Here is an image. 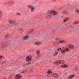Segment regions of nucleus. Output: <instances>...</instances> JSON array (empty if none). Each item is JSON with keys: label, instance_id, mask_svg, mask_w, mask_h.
<instances>
[{"label": "nucleus", "instance_id": "f257e3e1", "mask_svg": "<svg viewBox=\"0 0 79 79\" xmlns=\"http://www.w3.org/2000/svg\"><path fill=\"white\" fill-rule=\"evenodd\" d=\"M48 14L51 15L52 16L53 15H57V12L56 11L53 10H50L48 12Z\"/></svg>", "mask_w": 79, "mask_h": 79}, {"label": "nucleus", "instance_id": "f03ea898", "mask_svg": "<svg viewBox=\"0 0 79 79\" xmlns=\"http://www.w3.org/2000/svg\"><path fill=\"white\" fill-rule=\"evenodd\" d=\"M32 59V56H27L25 59V60L26 61L30 62V61H31Z\"/></svg>", "mask_w": 79, "mask_h": 79}, {"label": "nucleus", "instance_id": "7ed1b4c3", "mask_svg": "<svg viewBox=\"0 0 79 79\" xmlns=\"http://www.w3.org/2000/svg\"><path fill=\"white\" fill-rule=\"evenodd\" d=\"M55 64H56V65H58V64L59 65L60 64H63L62 60H56L55 61Z\"/></svg>", "mask_w": 79, "mask_h": 79}, {"label": "nucleus", "instance_id": "20e7f679", "mask_svg": "<svg viewBox=\"0 0 79 79\" xmlns=\"http://www.w3.org/2000/svg\"><path fill=\"white\" fill-rule=\"evenodd\" d=\"M22 77V76L20 74H17L15 76V78L16 79H19Z\"/></svg>", "mask_w": 79, "mask_h": 79}, {"label": "nucleus", "instance_id": "39448f33", "mask_svg": "<svg viewBox=\"0 0 79 79\" xmlns=\"http://www.w3.org/2000/svg\"><path fill=\"white\" fill-rule=\"evenodd\" d=\"M9 22L10 24H12V25H13V24H15V23H16L15 21H14L13 20H11V19H9Z\"/></svg>", "mask_w": 79, "mask_h": 79}, {"label": "nucleus", "instance_id": "423d86ee", "mask_svg": "<svg viewBox=\"0 0 79 79\" xmlns=\"http://www.w3.org/2000/svg\"><path fill=\"white\" fill-rule=\"evenodd\" d=\"M52 76H53V77H54L55 78L56 77L57 78L58 77V74H57L56 73H52Z\"/></svg>", "mask_w": 79, "mask_h": 79}, {"label": "nucleus", "instance_id": "0eeeda50", "mask_svg": "<svg viewBox=\"0 0 79 79\" xmlns=\"http://www.w3.org/2000/svg\"><path fill=\"white\" fill-rule=\"evenodd\" d=\"M69 20V18L68 17L64 19L63 21L65 23H67V22H68V21Z\"/></svg>", "mask_w": 79, "mask_h": 79}, {"label": "nucleus", "instance_id": "6e6552de", "mask_svg": "<svg viewBox=\"0 0 79 79\" xmlns=\"http://www.w3.org/2000/svg\"><path fill=\"white\" fill-rule=\"evenodd\" d=\"M68 47L70 48H73L74 45L73 44H70L68 46Z\"/></svg>", "mask_w": 79, "mask_h": 79}, {"label": "nucleus", "instance_id": "1a4fd4ad", "mask_svg": "<svg viewBox=\"0 0 79 79\" xmlns=\"http://www.w3.org/2000/svg\"><path fill=\"white\" fill-rule=\"evenodd\" d=\"M61 67L63 68H67L68 67V65L66 64H63L61 66Z\"/></svg>", "mask_w": 79, "mask_h": 79}, {"label": "nucleus", "instance_id": "9d476101", "mask_svg": "<svg viewBox=\"0 0 79 79\" xmlns=\"http://www.w3.org/2000/svg\"><path fill=\"white\" fill-rule=\"evenodd\" d=\"M29 38V35H26L24 36L23 37V39H24L25 40H26V39H27Z\"/></svg>", "mask_w": 79, "mask_h": 79}, {"label": "nucleus", "instance_id": "9b49d317", "mask_svg": "<svg viewBox=\"0 0 79 79\" xmlns=\"http://www.w3.org/2000/svg\"><path fill=\"white\" fill-rule=\"evenodd\" d=\"M35 44H36L38 45H39L40 44V42L39 41H36L35 42Z\"/></svg>", "mask_w": 79, "mask_h": 79}, {"label": "nucleus", "instance_id": "f8f14e48", "mask_svg": "<svg viewBox=\"0 0 79 79\" xmlns=\"http://www.w3.org/2000/svg\"><path fill=\"white\" fill-rule=\"evenodd\" d=\"M47 74H52V72L51 70L48 69L47 72Z\"/></svg>", "mask_w": 79, "mask_h": 79}, {"label": "nucleus", "instance_id": "ddd939ff", "mask_svg": "<svg viewBox=\"0 0 79 79\" xmlns=\"http://www.w3.org/2000/svg\"><path fill=\"white\" fill-rule=\"evenodd\" d=\"M74 76H75L74 75V74H73V75H70V76L69 77V78H70V79H71V78H73V77H74Z\"/></svg>", "mask_w": 79, "mask_h": 79}, {"label": "nucleus", "instance_id": "4468645a", "mask_svg": "<svg viewBox=\"0 0 79 79\" xmlns=\"http://www.w3.org/2000/svg\"><path fill=\"white\" fill-rule=\"evenodd\" d=\"M58 42L59 43H65V41L64 40H61Z\"/></svg>", "mask_w": 79, "mask_h": 79}, {"label": "nucleus", "instance_id": "2eb2a0df", "mask_svg": "<svg viewBox=\"0 0 79 79\" xmlns=\"http://www.w3.org/2000/svg\"><path fill=\"white\" fill-rule=\"evenodd\" d=\"M43 38L44 37L42 36H41L38 37V39H40V40H42V39H43Z\"/></svg>", "mask_w": 79, "mask_h": 79}, {"label": "nucleus", "instance_id": "dca6fc26", "mask_svg": "<svg viewBox=\"0 0 79 79\" xmlns=\"http://www.w3.org/2000/svg\"><path fill=\"white\" fill-rule=\"evenodd\" d=\"M61 52L62 54H64L65 53V50L64 49H63L62 50V51H61Z\"/></svg>", "mask_w": 79, "mask_h": 79}, {"label": "nucleus", "instance_id": "f3484780", "mask_svg": "<svg viewBox=\"0 0 79 79\" xmlns=\"http://www.w3.org/2000/svg\"><path fill=\"white\" fill-rule=\"evenodd\" d=\"M64 50H65V52H68V51H69V48H66Z\"/></svg>", "mask_w": 79, "mask_h": 79}, {"label": "nucleus", "instance_id": "a211bd4d", "mask_svg": "<svg viewBox=\"0 0 79 79\" xmlns=\"http://www.w3.org/2000/svg\"><path fill=\"white\" fill-rule=\"evenodd\" d=\"M36 52L38 55H40V50H37Z\"/></svg>", "mask_w": 79, "mask_h": 79}, {"label": "nucleus", "instance_id": "6ab92c4d", "mask_svg": "<svg viewBox=\"0 0 79 79\" xmlns=\"http://www.w3.org/2000/svg\"><path fill=\"white\" fill-rule=\"evenodd\" d=\"M52 17V16L49 15H48L47 16V18H50Z\"/></svg>", "mask_w": 79, "mask_h": 79}, {"label": "nucleus", "instance_id": "aec40b11", "mask_svg": "<svg viewBox=\"0 0 79 79\" xmlns=\"http://www.w3.org/2000/svg\"><path fill=\"white\" fill-rule=\"evenodd\" d=\"M28 8H31L32 7V6H31V5H29L28 6Z\"/></svg>", "mask_w": 79, "mask_h": 79}, {"label": "nucleus", "instance_id": "412c9836", "mask_svg": "<svg viewBox=\"0 0 79 79\" xmlns=\"http://www.w3.org/2000/svg\"><path fill=\"white\" fill-rule=\"evenodd\" d=\"M34 7H32L31 8V10L32 11H34Z\"/></svg>", "mask_w": 79, "mask_h": 79}, {"label": "nucleus", "instance_id": "4be33fe9", "mask_svg": "<svg viewBox=\"0 0 79 79\" xmlns=\"http://www.w3.org/2000/svg\"><path fill=\"white\" fill-rule=\"evenodd\" d=\"M75 24H79V22L76 21V22H75Z\"/></svg>", "mask_w": 79, "mask_h": 79}, {"label": "nucleus", "instance_id": "5701e85b", "mask_svg": "<svg viewBox=\"0 0 79 79\" xmlns=\"http://www.w3.org/2000/svg\"><path fill=\"white\" fill-rule=\"evenodd\" d=\"M0 60H2V56H0Z\"/></svg>", "mask_w": 79, "mask_h": 79}, {"label": "nucleus", "instance_id": "b1692460", "mask_svg": "<svg viewBox=\"0 0 79 79\" xmlns=\"http://www.w3.org/2000/svg\"><path fill=\"white\" fill-rule=\"evenodd\" d=\"M77 13H79V10H78L77 11Z\"/></svg>", "mask_w": 79, "mask_h": 79}, {"label": "nucleus", "instance_id": "393cba45", "mask_svg": "<svg viewBox=\"0 0 79 79\" xmlns=\"http://www.w3.org/2000/svg\"><path fill=\"white\" fill-rule=\"evenodd\" d=\"M30 31H31V32H34V30H30Z\"/></svg>", "mask_w": 79, "mask_h": 79}, {"label": "nucleus", "instance_id": "a878e982", "mask_svg": "<svg viewBox=\"0 0 79 79\" xmlns=\"http://www.w3.org/2000/svg\"><path fill=\"white\" fill-rule=\"evenodd\" d=\"M9 37V36H8V35L6 36L5 38H8Z\"/></svg>", "mask_w": 79, "mask_h": 79}, {"label": "nucleus", "instance_id": "bb28decb", "mask_svg": "<svg viewBox=\"0 0 79 79\" xmlns=\"http://www.w3.org/2000/svg\"><path fill=\"white\" fill-rule=\"evenodd\" d=\"M62 64H63L64 63V61H63V60H62Z\"/></svg>", "mask_w": 79, "mask_h": 79}, {"label": "nucleus", "instance_id": "cd10ccee", "mask_svg": "<svg viewBox=\"0 0 79 79\" xmlns=\"http://www.w3.org/2000/svg\"><path fill=\"white\" fill-rule=\"evenodd\" d=\"M60 50H63V48H59Z\"/></svg>", "mask_w": 79, "mask_h": 79}, {"label": "nucleus", "instance_id": "c85d7f7f", "mask_svg": "<svg viewBox=\"0 0 79 79\" xmlns=\"http://www.w3.org/2000/svg\"><path fill=\"white\" fill-rule=\"evenodd\" d=\"M58 53H57V52H55V55H57V54H58Z\"/></svg>", "mask_w": 79, "mask_h": 79}, {"label": "nucleus", "instance_id": "c756f323", "mask_svg": "<svg viewBox=\"0 0 79 79\" xmlns=\"http://www.w3.org/2000/svg\"><path fill=\"white\" fill-rule=\"evenodd\" d=\"M17 15H20V13H17Z\"/></svg>", "mask_w": 79, "mask_h": 79}, {"label": "nucleus", "instance_id": "7c9ffc66", "mask_svg": "<svg viewBox=\"0 0 79 79\" xmlns=\"http://www.w3.org/2000/svg\"><path fill=\"white\" fill-rule=\"evenodd\" d=\"M22 73H24V71H22Z\"/></svg>", "mask_w": 79, "mask_h": 79}, {"label": "nucleus", "instance_id": "2f4dec72", "mask_svg": "<svg viewBox=\"0 0 79 79\" xmlns=\"http://www.w3.org/2000/svg\"><path fill=\"white\" fill-rule=\"evenodd\" d=\"M57 50H58V51H59V50H60V49H57Z\"/></svg>", "mask_w": 79, "mask_h": 79}, {"label": "nucleus", "instance_id": "473e14b6", "mask_svg": "<svg viewBox=\"0 0 79 79\" xmlns=\"http://www.w3.org/2000/svg\"><path fill=\"white\" fill-rule=\"evenodd\" d=\"M54 56H56V55L55 54V55H54Z\"/></svg>", "mask_w": 79, "mask_h": 79}, {"label": "nucleus", "instance_id": "72a5a7b5", "mask_svg": "<svg viewBox=\"0 0 79 79\" xmlns=\"http://www.w3.org/2000/svg\"><path fill=\"white\" fill-rule=\"evenodd\" d=\"M63 48H64V49L65 48L64 47Z\"/></svg>", "mask_w": 79, "mask_h": 79}, {"label": "nucleus", "instance_id": "f704fd0d", "mask_svg": "<svg viewBox=\"0 0 79 79\" xmlns=\"http://www.w3.org/2000/svg\"><path fill=\"white\" fill-rule=\"evenodd\" d=\"M55 32L54 31H53V32Z\"/></svg>", "mask_w": 79, "mask_h": 79}, {"label": "nucleus", "instance_id": "c9c22d12", "mask_svg": "<svg viewBox=\"0 0 79 79\" xmlns=\"http://www.w3.org/2000/svg\"><path fill=\"white\" fill-rule=\"evenodd\" d=\"M57 40H58V39H57Z\"/></svg>", "mask_w": 79, "mask_h": 79}]
</instances>
